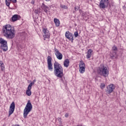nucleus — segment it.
Here are the masks:
<instances>
[{
    "label": "nucleus",
    "instance_id": "13",
    "mask_svg": "<svg viewBox=\"0 0 126 126\" xmlns=\"http://www.w3.org/2000/svg\"><path fill=\"white\" fill-rule=\"evenodd\" d=\"M21 17L19 15L15 14L12 16L11 17L12 22H15V21H17V20H19Z\"/></svg>",
    "mask_w": 126,
    "mask_h": 126
},
{
    "label": "nucleus",
    "instance_id": "1",
    "mask_svg": "<svg viewBox=\"0 0 126 126\" xmlns=\"http://www.w3.org/2000/svg\"><path fill=\"white\" fill-rule=\"evenodd\" d=\"M2 32L3 36L6 39L11 40L15 37V30L14 29V27L11 26L10 25H6L3 26Z\"/></svg>",
    "mask_w": 126,
    "mask_h": 126
},
{
    "label": "nucleus",
    "instance_id": "4",
    "mask_svg": "<svg viewBox=\"0 0 126 126\" xmlns=\"http://www.w3.org/2000/svg\"><path fill=\"white\" fill-rule=\"evenodd\" d=\"M32 109H33V106L31 103L30 100H28L27 105L24 110L23 116L24 119H26L27 118V116L31 111H32Z\"/></svg>",
    "mask_w": 126,
    "mask_h": 126
},
{
    "label": "nucleus",
    "instance_id": "10",
    "mask_svg": "<svg viewBox=\"0 0 126 126\" xmlns=\"http://www.w3.org/2000/svg\"><path fill=\"white\" fill-rule=\"evenodd\" d=\"M54 52L57 59L58 60H63V54L60 52L59 50L56 48H54Z\"/></svg>",
    "mask_w": 126,
    "mask_h": 126
},
{
    "label": "nucleus",
    "instance_id": "32",
    "mask_svg": "<svg viewBox=\"0 0 126 126\" xmlns=\"http://www.w3.org/2000/svg\"><path fill=\"white\" fill-rule=\"evenodd\" d=\"M46 1H50V0H45Z\"/></svg>",
    "mask_w": 126,
    "mask_h": 126
},
{
    "label": "nucleus",
    "instance_id": "9",
    "mask_svg": "<svg viewBox=\"0 0 126 126\" xmlns=\"http://www.w3.org/2000/svg\"><path fill=\"white\" fill-rule=\"evenodd\" d=\"M15 110V103H14V101H13L11 104L10 105L9 109V114L8 117H10L12 114H13V112H14V110Z\"/></svg>",
    "mask_w": 126,
    "mask_h": 126
},
{
    "label": "nucleus",
    "instance_id": "22",
    "mask_svg": "<svg viewBox=\"0 0 126 126\" xmlns=\"http://www.w3.org/2000/svg\"><path fill=\"white\" fill-rule=\"evenodd\" d=\"M35 82H36V79L33 80V81L29 84V86L32 87V85H34Z\"/></svg>",
    "mask_w": 126,
    "mask_h": 126
},
{
    "label": "nucleus",
    "instance_id": "16",
    "mask_svg": "<svg viewBox=\"0 0 126 126\" xmlns=\"http://www.w3.org/2000/svg\"><path fill=\"white\" fill-rule=\"evenodd\" d=\"M92 53H93V50L92 49H89L87 51V54L86 55L87 59H90L92 57Z\"/></svg>",
    "mask_w": 126,
    "mask_h": 126
},
{
    "label": "nucleus",
    "instance_id": "11",
    "mask_svg": "<svg viewBox=\"0 0 126 126\" xmlns=\"http://www.w3.org/2000/svg\"><path fill=\"white\" fill-rule=\"evenodd\" d=\"M42 32L44 33L43 37L45 38H47L49 39L50 38V32H49V30L46 28H43Z\"/></svg>",
    "mask_w": 126,
    "mask_h": 126
},
{
    "label": "nucleus",
    "instance_id": "6",
    "mask_svg": "<svg viewBox=\"0 0 126 126\" xmlns=\"http://www.w3.org/2000/svg\"><path fill=\"white\" fill-rule=\"evenodd\" d=\"M109 4V0H101L98 5L99 8L104 9L108 7Z\"/></svg>",
    "mask_w": 126,
    "mask_h": 126
},
{
    "label": "nucleus",
    "instance_id": "21",
    "mask_svg": "<svg viewBox=\"0 0 126 126\" xmlns=\"http://www.w3.org/2000/svg\"><path fill=\"white\" fill-rule=\"evenodd\" d=\"M85 67V63H84V62H83L82 61H81L79 63V67Z\"/></svg>",
    "mask_w": 126,
    "mask_h": 126
},
{
    "label": "nucleus",
    "instance_id": "2",
    "mask_svg": "<svg viewBox=\"0 0 126 126\" xmlns=\"http://www.w3.org/2000/svg\"><path fill=\"white\" fill-rule=\"evenodd\" d=\"M54 72L56 76L59 78H62L63 76V68L61 64L57 61H55L54 63Z\"/></svg>",
    "mask_w": 126,
    "mask_h": 126
},
{
    "label": "nucleus",
    "instance_id": "31",
    "mask_svg": "<svg viewBox=\"0 0 126 126\" xmlns=\"http://www.w3.org/2000/svg\"><path fill=\"white\" fill-rule=\"evenodd\" d=\"M75 11H76V10H78V9H77L76 8V7H75Z\"/></svg>",
    "mask_w": 126,
    "mask_h": 126
},
{
    "label": "nucleus",
    "instance_id": "7",
    "mask_svg": "<svg viewBox=\"0 0 126 126\" xmlns=\"http://www.w3.org/2000/svg\"><path fill=\"white\" fill-rule=\"evenodd\" d=\"M47 64L48 70L50 71H53L54 68L53 67V63H52V57L50 56L47 57Z\"/></svg>",
    "mask_w": 126,
    "mask_h": 126
},
{
    "label": "nucleus",
    "instance_id": "24",
    "mask_svg": "<svg viewBox=\"0 0 126 126\" xmlns=\"http://www.w3.org/2000/svg\"><path fill=\"white\" fill-rule=\"evenodd\" d=\"M0 67H1V70H4V65L3 64V63H0Z\"/></svg>",
    "mask_w": 126,
    "mask_h": 126
},
{
    "label": "nucleus",
    "instance_id": "20",
    "mask_svg": "<svg viewBox=\"0 0 126 126\" xmlns=\"http://www.w3.org/2000/svg\"><path fill=\"white\" fill-rule=\"evenodd\" d=\"M79 71L80 73H84L85 72V67H79Z\"/></svg>",
    "mask_w": 126,
    "mask_h": 126
},
{
    "label": "nucleus",
    "instance_id": "15",
    "mask_svg": "<svg viewBox=\"0 0 126 126\" xmlns=\"http://www.w3.org/2000/svg\"><path fill=\"white\" fill-rule=\"evenodd\" d=\"M17 1V0H5L6 5H7V6H9L11 2L14 3H16Z\"/></svg>",
    "mask_w": 126,
    "mask_h": 126
},
{
    "label": "nucleus",
    "instance_id": "19",
    "mask_svg": "<svg viewBox=\"0 0 126 126\" xmlns=\"http://www.w3.org/2000/svg\"><path fill=\"white\" fill-rule=\"evenodd\" d=\"M54 22L55 23V25L57 26V27H59V26H60L61 23L60 22V20H59V19L54 18Z\"/></svg>",
    "mask_w": 126,
    "mask_h": 126
},
{
    "label": "nucleus",
    "instance_id": "27",
    "mask_svg": "<svg viewBox=\"0 0 126 126\" xmlns=\"http://www.w3.org/2000/svg\"><path fill=\"white\" fill-rule=\"evenodd\" d=\"M74 36L75 37H78V32H74Z\"/></svg>",
    "mask_w": 126,
    "mask_h": 126
},
{
    "label": "nucleus",
    "instance_id": "3",
    "mask_svg": "<svg viewBox=\"0 0 126 126\" xmlns=\"http://www.w3.org/2000/svg\"><path fill=\"white\" fill-rule=\"evenodd\" d=\"M98 74L103 76L104 77H108L109 75V70L107 68V67L102 65L97 70Z\"/></svg>",
    "mask_w": 126,
    "mask_h": 126
},
{
    "label": "nucleus",
    "instance_id": "28",
    "mask_svg": "<svg viewBox=\"0 0 126 126\" xmlns=\"http://www.w3.org/2000/svg\"><path fill=\"white\" fill-rule=\"evenodd\" d=\"M58 122H59V123H60V124H62V118H58Z\"/></svg>",
    "mask_w": 126,
    "mask_h": 126
},
{
    "label": "nucleus",
    "instance_id": "29",
    "mask_svg": "<svg viewBox=\"0 0 126 126\" xmlns=\"http://www.w3.org/2000/svg\"><path fill=\"white\" fill-rule=\"evenodd\" d=\"M65 118H68V113H66L65 114Z\"/></svg>",
    "mask_w": 126,
    "mask_h": 126
},
{
    "label": "nucleus",
    "instance_id": "14",
    "mask_svg": "<svg viewBox=\"0 0 126 126\" xmlns=\"http://www.w3.org/2000/svg\"><path fill=\"white\" fill-rule=\"evenodd\" d=\"M41 8L45 13H48V11L49 10V7L48 6L46 5L44 3H42Z\"/></svg>",
    "mask_w": 126,
    "mask_h": 126
},
{
    "label": "nucleus",
    "instance_id": "12",
    "mask_svg": "<svg viewBox=\"0 0 126 126\" xmlns=\"http://www.w3.org/2000/svg\"><path fill=\"white\" fill-rule=\"evenodd\" d=\"M65 36L67 39L71 41L72 43L73 42V34L71 33L69 31H67L65 32Z\"/></svg>",
    "mask_w": 126,
    "mask_h": 126
},
{
    "label": "nucleus",
    "instance_id": "30",
    "mask_svg": "<svg viewBox=\"0 0 126 126\" xmlns=\"http://www.w3.org/2000/svg\"><path fill=\"white\" fill-rule=\"evenodd\" d=\"M60 78H61V81H62L63 82V77Z\"/></svg>",
    "mask_w": 126,
    "mask_h": 126
},
{
    "label": "nucleus",
    "instance_id": "8",
    "mask_svg": "<svg viewBox=\"0 0 126 126\" xmlns=\"http://www.w3.org/2000/svg\"><path fill=\"white\" fill-rule=\"evenodd\" d=\"M107 90H106L105 92L107 93V94H111V93L114 92L115 90V85L111 84L106 87Z\"/></svg>",
    "mask_w": 126,
    "mask_h": 126
},
{
    "label": "nucleus",
    "instance_id": "5",
    "mask_svg": "<svg viewBox=\"0 0 126 126\" xmlns=\"http://www.w3.org/2000/svg\"><path fill=\"white\" fill-rule=\"evenodd\" d=\"M0 44H1L0 48L3 50V52H6L8 50L7 41L2 38H0Z\"/></svg>",
    "mask_w": 126,
    "mask_h": 126
},
{
    "label": "nucleus",
    "instance_id": "26",
    "mask_svg": "<svg viewBox=\"0 0 126 126\" xmlns=\"http://www.w3.org/2000/svg\"><path fill=\"white\" fill-rule=\"evenodd\" d=\"M61 7L63 8L64 9H67V6H65V5H61Z\"/></svg>",
    "mask_w": 126,
    "mask_h": 126
},
{
    "label": "nucleus",
    "instance_id": "17",
    "mask_svg": "<svg viewBox=\"0 0 126 126\" xmlns=\"http://www.w3.org/2000/svg\"><path fill=\"white\" fill-rule=\"evenodd\" d=\"M32 89V87H30V86H28V90L26 91V94L28 96H31V94L32 93L31 92V89Z\"/></svg>",
    "mask_w": 126,
    "mask_h": 126
},
{
    "label": "nucleus",
    "instance_id": "25",
    "mask_svg": "<svg viewBox=\"0 0 126 126\" xmlns=\"http://www.w3.org/2000/svg\"><path fill=\"white\" fill-rule=\"evenodd\" d=\"M112 50H113V51H114L115 52H116V51H118V48L117 47V46H114L112 47Z\"/></svg>",
    "mask_w": 126,
    "mask_h": 126
},
{
    "label": "nucleus",
    "instance_id": "18",
    "mask_svg": "<svg viewBox=\"0 0 126 126\" xmlns=\"http://www.w3.org/2000/svg\"><path fill=\"white\" fill-rule=\"evenodd\" d=\"M63 65L65 67H68L69 66V60L65 59L63 63Z\"/></svg>",
    "mask_w": 126,
    "mask_h": 126
},
{
    "label": "nucleus",
    "instance_id": "33",
    "mask_svg": "<svg viewBox=\"0 0 126 126\" xmlns=\"http://www.w3.org/2000/svg\"><path fill=\"white\" fill-rule=\"evenodd\" d=\"M17 126H20L19 125H17Z\"/></svg>",
    "mask_w": 126,
    "mask_h": 126
},
{
    "label": "nucleus",
    "instance_id": "23",
    "mask_svg": "<svg viewBox=\"0 0 126 126\" xmlns=\"http://www.w3.org/2000/svg\"><path fill=\"white\" fill-rule=\"evenodd\" d=\"M106 87V85L104 83H101L100 84V88L101 89H104V88H105Z\"/></svg>",
    "mask_w": 126,
    "mask_h": 126
}]
</instances>
